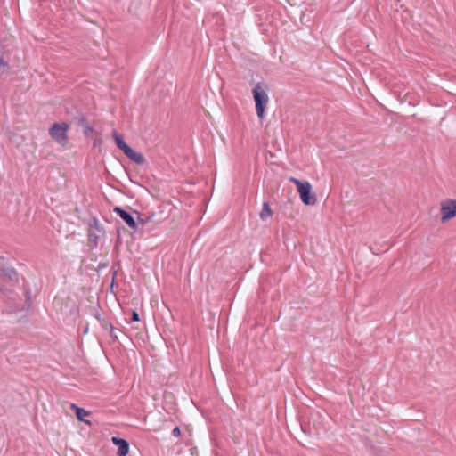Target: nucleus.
<instances>
[{
    "label": "nucleus",
    "instance_id": "4468645a",
    "mask_svg": "<svg viewBox=\"0 0 456 456\" xmlns=\"http://www.w3.org/2000/svg\"><path fill=\"white\" fill-rule=\"evenodd\" d=\"M139 222H140V223H142V224H144V223H145V221L141 220V219L139 220Z\"/></svg>",
    "mask_w": 456,
    "mask_h": 456
},
{
    "label": "nucleus",
    "instance_id": "6e6552de",
    "mask_svg": "<svg viewBox=\"0 0 456 456\" xmlns=\"http://www.w3.org/2000/svg\"><path fill=\"white\" fill-rule=\"evenodd\" d=\"M71 409L74 410L76 411V416L78 420L80 421H84L85 423L88 424V425H91V422L89 420H86L84 418L85 417H87L90 415V412L82 409V408H79L78 406H77L76 404H71Z\"/></svg>",
    "mask_w": 456,
    "mask_h": 456
},
{
    "label": "nucleus",
    "instance_id": "f03ea898",
    "mask_svg": "<svg viewBox=\"0 0 456 456\" xmlns=\"http://www.w3.org/2000/svg\"><path fill=\"white\" fill-rule=\"evenodd\" d=\"M289 180L297 186L300 200L305 205L314 206L316 204L317 198L312 192V186L309 182H302L295 177H289Z\"/></svg>",
    "mask_w": 456,
    "mask_h": 456
},
{
    "label": "nucleus",
    "instance_id": "9d476101",
    "mask_svg": "<svg viewBox=\"0 0 456 456\" xmlns=\"http://www.w3.org/2000/svg\"><path fill=\"white\" fill-rule=\"evenodd\" d=\"M96 134H97V132L92 126H90L88 125L84 126V134L86 137L91 138L92 135H94Z\"/></svg>",
    "mask_w": 456,
    "mask_h": 456
},
{
    "label": "nucleus",
    "instance_id": "423d86ee",
    "mask_svg": "<svg viewBox=\"0 0 456 456\" xmlns=\"http://www.w3.org/2000/svg\"><path fill=\"white\" fill-rule=\"evenodd\" d=\"M114 212L117 213L120 218L131 228L135 230L137 225L134 217L126 211L119 207L114 208Z\"/></svg>",
    "mask_w": 456,
    "mask_h": 456
},
{
    "label": "nucleus",
    "instance_id": "ddd939ff",
    "mask_svg": "<svg viewBox=\"0 0 456 456\" xmlns=\"http://www.w3.org/2000/svg\"><path fill=\"white\" fill-rule=\"evenodd\" d=\"M173 436H179L181 435L180 428L178 427H175L172 431Z\"/></svg>",
    "mask_w": 456,
    "mask_h": 456
},
{
    "label": "nucleus",
    "instance_id": "f8f14e48",
    "mask_svg": "<svg viewBox=\"0 0 456 456\" xmlns=\"http://www.w3.org/2000/svg\"><path fill=\"white\" fill-rule=\"evenodd\" d=\"M140 319H139V314L137 312L134 311L133 314H132V321L133 322H138Z\"/></svg>",
    "mask_w": 456,
    "mask_h": 456
},
{
    "label": "nucleus",
    "instance_id": "9b49d317",
    "mask_svg": "<svg viewBox=\"0 0 456 456\" xmlns=\"http://www.w3.org/2000/svg\"><path fill=\"white\" fill-rule=\"evenodd\" d=\"M91 139L94 141V147H96L98 145H101L102 142L101 138L99 137L98 133L96 134H94V135H92Z\"/></svg>",
    "mask_w": 456,
    "mask_h": 456
},
{
    "label": "nucleus",
    "instance_id": "39448f33",
    "mask_svg": "<svg viewBox=\"0 0 456 456\" xmlns=\"http://www.w3.org/2000/svg\"><path fill=\"white\" fill-rule=\"evenodd\" d=\"M442 222H445L456 216V200H446L441 203Z\"/></svg>",
    "mask_w": 456,
    "mask_h": 456
},
{
    "label": "nucleus",
    "instance_id": "1a4fd4ad",
    "mask_svg": "<svg viewBox=\"0 0 456 456\" xmlns=\"http://www.w3.org/2000/svg\"><path fill=\"white\" fill-rule=\"evenodd\" d=\"M259 216L263 221H265L266 219H268L269 217H271L273 216V210L271 209V208L267 202H264L263 208H262V210H261Z\"/></svg>",
    "mask_w": 456,
    "mask_h": 456
},
{
    "label": "nucleus",
    "instance_id": "20e7f679",
    "mask_svg": "<svg viewBox=\"0 0 456 456\" xmlns=\"http://www.w3.org/2000/svg\"><path fill=\"white\" fill-rule=\"evenodd\" d=\"M69 127V125L65 122L54 123L50 128L49 134L53 140L65 147L68 144V131Z\"/></svg>",
    "mask_w": 456,
    "mask_h": 456
},
{
    "label": "nucleus",
    "instance_id": "7ed1b4c3",
    "mask_svg": "<svg viewBox=\"0 0 456 456\" xmlns=\"http://www.w3.org/2000/svg\"><path fill=\"white\" fill-rule=\"evenodd\" d=\"M112 137L116 142V145L120 149L125 155L136 164L142 165L145 162L143 155L140 152L134 151L129 145H127L120 134L116 130L112 131Z\"/></svg>",
    "mask_w": 456,
    "mask_h": 456
},
{
    "label": "nucleus",
    "instance_id": "0eeeda50",
    "mask_svg": "<svg viewBox=\"0 0 456 456\" xmlns=\"http://www.w3.org/2000/svg\"><path fill=\"white\" fill-rule=\"evenodd\" d=\"M111 441L115 445L118 447V456H126L128 454L129 444L125 439L113 436Z\"/></svg>",
    "mask_w": 456,
    "mask_h": 456
},
{
    "label": "nucleus",
    "instance_id": "f257e3e1",
    "mask_svg": "<svg viewBox=\"0 0 456 456\" xmlns=\"http://www.w3.org/2000/svg\"><path fill=\"white\" fill-rule=\"evenodd\" d=\"M267 90L268 86L264 83H257L252 90L256 114L260 119H264L265 108L269 102Z\"/></svg>",
    "mask_w": 456,
    "mask_h": 456
}]
</instances>
